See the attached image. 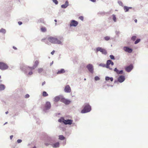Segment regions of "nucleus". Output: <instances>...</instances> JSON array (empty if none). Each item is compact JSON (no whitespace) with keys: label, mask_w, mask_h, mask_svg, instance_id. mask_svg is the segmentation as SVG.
Masks as SVG:
<instances>
[{"label":"nucleus","mask_w":148,"mask_h":148,"mask_svg":"<svg viewBox=\"0 0 148 148\" xmlns=\"http://www.w3.org/2000/svg\"><path fill=\"white\" fill-rule=\"evenodd\" d=\"M58 121L60 123L63 122L65 125H71L72 123L73 122V121L71 120L68 119L65 120L62 117L59 119Z\"/></svg>","instance_id":"obj_1"},{"label":"nucleus","mask_w":148,"mask_h":148,"mask_svg":"<svg viewBox=\"0 0 148 148\" xmlns=\"http://www.w3.org/2000/svg\"><path fill=\"white\" fill-rule=\"evenodd\" d=\"M48 40L52 43L60 44L61 42L57 38H55L50 37L48 38Z\"/></svg>","instance_id":"obj_2"},{"label":"nucleus","mask_w":148,"mask_h":148,"mask_svg":"<svg viewBox=\"0 0 148 148\" xmlns=\"http://www.w3.org/2000/svg\"><path fill=\"white\" fill-rule=\"evenodd\" d=\"M91 110V106L88 104H86L84 109L82 110L81 113H84L90 112Z\"/></svg>","instance_id":"obj_3"},{"label":"nucleus","mask_w":148,"mask_h":148,"mask_svg":"<svg viewBox=\"0 0 148 148\" xmlns=\"http://www.w3.org/2000/svg\"><path fill=\"white\" fill-rule=\"evenodd\" d=\"M8 68L7 64L3 62H0V69L2 70H6Z\"/></svg>","instance_id":"obj_4"},{"label":"nucleus","mask_w":148,"mask_h":148,"mask_svg":"<svg viewBox=\"0 0 148 148\" xmlns=\"http://www.w3.org/2000/svg\"><path fill=\"white\" fill-rule=\"evenodd\" d=\"M61 102L64 103L66 105H68L70 103L71 101L62 97L61 99Z\"/></svg>","instance_id":"obj_5"},{"label":"nucleus","mask_w":148,"mask_h":148,"mask_svg":"<svg viewBox=\"0 0 148 148\" xmlns=\"http://www.w3.org/2000/svg\"><path fill=\"white\" fill-rule=\"evenodd\" d=\"M96 50L97 51H100L104 54H106L107 53V52L106 50L101 47H97L96 49Z\"/></svg>","instance_id":"obj_6"},{"label":"nucleus","mask_w":148,"mask_h":148,"mask_svg":"<svg viewBox=\"0 0 148 148\" xmlns=\"http://www.w3.org/2000/svg\"><path fill=\"white\" fill-rule=\"evenodd\" d=\"M111 64V66H113L114 65V63L111 60H108L107 62L106 67L108 68H109L110 70H112V68L110 67V65Z\"/></svg>","instance_id":"obj_7"},{"label":"nucleus","mask_w":148,"mask_h":148,"mask_svg":"<svg viewBox=\"0 0 148 148\" xmlns=\"http://www.w3.org/2000/svg\"><path fill=\"white\" fill-rule=\"evenodd\" d=\"M86 67L90 72L92 73H93V67L92 65L90 64H89Z\"/></svg>","instance_id":"obj_8"},{"label":"nucleus","mask_w":148,"mask_h":148,"mask_svg":"<svg viewBox=\"0 0 148 148\" xmlns=\"http://www.w3.org/2000/svg\"><path fill=\"white\" fill-rule=\"evenodd\" d=\"M78 23V22L77 21L74 20H73L71 21L70 24V27H76Z\"/></svg>","instance_id":"obj_9"},{"label":"nucleus","mask_w":148,"mask_h":148,"mask_svg":"<svg viewBox=\"0 0 148 148\" xmlns=\"http://www.w3.org/2000/svg\"><path fill=\"white\" fill-rule=\"evenodd\" d=\"M64 90L65 92H70L71 91V89L69 86V85L66 86L65 87Z\"/></svg>","instance_id":"obj_10"},{"label":"nucleus","mask_w":148,"mask_h":148,"mask_svg":"<svg viewBox=\"0 0 148 148\" xmlns=\"http://www.w3.org/2000/svg\"><path fill=\"white\" fill-rule=\"evenodd\" d=\"M133 68V66L130 65L128 66H127L125 68V69L127 72H130L132 69Z\"/></svg>","instance_id":"obj_11"},{"label":"nucleus","mask_w":148,"mask_h":148,"mask_svg":"<svg viewBox=\"0 0 148 148\" xmlns=\"http://www.w3.org/2000/svg\"><path fill=\"white\" fill-rule=\"evenodd\" d=\"M125 80V77L124 76L121 75L120 76L118 79V81L121 83L123 82Z\"/></svg>","instance_id":"obj_12"},{"label":"nucleus","mask_w":148,"mask_h":148,"mask_svg":"<svg viewBox=\"0 0 148 148\" xmlns=\"http://www.w3.org/2000/svg\"><path fill=\"white\" fill-rule=\"evenodd\" d=\"M62 97V96H56L54 98V101L55 102H57L60 100V101H61Z\"/></svg>","instance_id":"obj_13"},{"label":"nucleus","mask_w":148,"mask_h":148,"mask_svg":"<svg viewBox=\"0 0 148 148\" xmlns=\"http://www.w3.org/2000/svg\"><path fill=\"white\" fill-rule=\"evenodd\" d=\"M124 49L125 51L129 53H131L132 52V50L127 47H125L124 48Z\"/></svg>","instance_id":"obj_14"},{"label":"nucleus","mask_w":148,"mask_h":148,"mask_svg":"<svg viewBox=\"0 0 148 148\" xmlns=\"http://www.w3.org/2000/svg\"><path fill=\"white\" fill-rule=\"evenodd\" d=\"M51 106V104L50 102H47L45 105V107L46 109H49Z\"/></svg>","instance_id":"obj_15"},{"label":"nucleus","mask_w":148,"mask_h":148,"mask_svg":"<svg viewBox=\"0 0 148 148\" xmlns=\"http://www.w3.org/2000/svg\"><path fill=\"white\" fill-rule=\"evenodd\" d=\"M114 71L116 72L117 74H122L123 72V71L121 70L119 71L116 68H115L114 69Z\"/></svg>","instance_id":"obj_16"},{"label":"nucleus","mask_w":148,"mask_h":148,"mask_svg":"<svg viewBox=\"0 0 148 148\" xmlns=\"http://www.w3.org/2000/svg\"><path fill=\"white\" fill-rule=\"evenodd\" d=\"M69 5V2L68 1H66L65 4L61 5V7L62 8H65L67 7Z\"/></svg>","instance_id":"obj_17"},{"label":"nucleus","mask_w":148,"mask_h":148,"mask_svg":"<svg viewBox=\"0 0 148 148\" xmlns=\"http://www.w3.org/2000/svg\"><path fill=\"white\" fill-rule=\"evenodd\" d=\"M132 8L131 7H128L126 6H124V9L125 12L128 11L129 9H131Z\"/></svg>","instance_id":"obj_18"},{"label":"nucleus","mask_w":148,"mask_h":148,"mask_svg":"<svg viewBox=\"0 0 148 148\" xmlns=\"http://www.w3.org/2000/svg\"><path fill=\"white\" fill-rule=\"evenodd\" d=\"M105 79L106 81L110 80L111 82H112L113 80V78L112 77H109L107 76L105 77Z\"/></svg>","instance_id":"obj_19"},{"label":"nucleus","mask_w":148,"mask_h":148,"mask_svg":"<svg viewBox=\"0 0 148 148\" xmlns=\"http://www.w3.org/2000/svg\"><path fill=\"white\" fill-rule=\"evenodd\" d=\"M52 146L53 147H57L59 146V142L56 143L55 144H53Z\"/></svg>","instance_id":"obj_20"},{"label":"nucleus","mask_w":148,"mask_h":148,"mask_svg":"<svg viewBox=\"0 0 148 148\" xmlns=\"http://www.w3.org/2000/svg\"><path fill=\"white\" fill-rule=\"evenodd\" d=\"M65 72V71L63 69H61L60 70L58 71L57 72V74H59L64 73Z\"/></svg>","instance_id":"obj_21"},{"label":"nucleus","mask_w":148,"mask_h":148,"mask_svg":"<svg viewBox=\"0 0 148 148\" xmlns=\"http://www.w3.org/2000/svg\"><path fill=\"white\" fill-rule=\"evenodd\" d=\"M5 88V85L3 84H0V90H3Z\"/></svg>","instance_id":"obj_22"},{"label":"nucleus","mask_w":148,"mask_h":148,"mask_svg":"<svg viewBox=\"0 0 148 148\" xmlns=\"http://www.w3.org/2000/svg\"><path fill=\"white\" fill-rule=\"evenodd\" d=\"M38 64H39V62H38V61L36 60L35 62V63H34V65L33 67V69H34V68H36V67H37V66L38 65Z\"/></svg>","instance_id":"obj_23"},{"label":"nucleus","mask_w":148,"mask_h":148,"mask_svg":"<svg viewBox=\"0 0 148 148\" xmlns=\"http://www.w3.org/2000/svg\"><path fill=\"white\" fill-rule=\"evenodd\" d=\"M65 137L62 135H59V139L61 140H63L65 139Z\"/></svg>","instance_id":"obj_24"},{"label":"nucleus","mask_w":148,"mask_h":148,"mask_svg":"<svg viewBox=\"0 0 148 148\" xmlns=\"http://www.w3.org/2000/svg\"><path fill=\"white\" fill-rule=\"evenodd\" d=\"M41 30L42 32H45L46 31L47 29L45 27H42L41 28Z\"/></svg>","instance_id":"obj_25"},{"label":"nucleus","mask_w":148,"mask_h":148,"mask_svg":"<svg viewBox=\"0 0 148 148\" xmlns=\"http://www.w3.org/2000/svg\"><path fill=\"white\" fill-rule=\"evenodd\" d=\"M48 95V94L45 91H43L42 93V96L43 97H46Z\"/></svg>","instance_id":"obj_26"},{"label":"nucleus","mask_w":148,"mask_h":148,"mask_svg":"<svg viewBox=\"0 0 148 148\" xmlns=\"http://www.w3.org/2000/svg\"><path fill=\"white\" fill-rule=\"evenodd\" d=\"M43 71V69L41 68H40L38 69V73H40L42 72Z\"/></svg>","instance_id":"obj_27"},{"label":"nucleus","mask_w":148,"mask_h":148,"mask_svg":"<svg viewBox=\"0 0 148 148\" xmlns=\"http://www.w3.org/2000/svg\"><path fill=\"white\" fill-rule=\"evenodd\" d=\"M113 19L114 22H116V18L115 15L113 14L112 15Z\"/></svg>","instance_id":"obj_28"},{"label":"nucleus","mask_w":148,"mask_h":148,"mask_svg":"<svg viewBox=\"0 0 148 148\" xmlns=\"http://www.w3.org/2000/svg\"><path fill=\"white\" fill-rule=\"evenodd\" d=\"M0 32L5 33V30L3 29H2L0 30Z\"/></svg>","instance_id":"obj_29"},{"label":"nucleus","mask_w":148,"mask_h":148,"mask_svg":"<svg viewBox=\"0 0 148 148\" xmlns=\"http://www.w3.org/2000/svg\"><path fill=\"white\" fill-rule=\"evenodd\" d=\"M140 41V39H138L136 40L135 41L134 43L135 44H137Z\"/></svg>","instance_id":"obj_30"},{"label":"nucleus","mask_w":148,"mask_h":148,"mask_svg":"<svg viewBox=\"0 0 148 148\" xmlns=\"http://www.w3.org/2000/svg\"><path fill=\"white\" fill-rule=\"evenodd\" d=\"M136 36H134L132 37L131 39L132 40L134 41L136 40Z\"/></svg>","instance_id":"obj_31"},{"label":"nucleus","mask_w":148,"mask_h":148,"mask_svg":"<svg viewBox=\"0 0 148 148\" xmlns=\"http://www.w3.org/2000/svg\"><path fill=\"white\" fill-rule=\"evenodd\" d=\"M95 80L97 81L99 80L100 79V78L96 76L95 77Z\"/></svg>","instance_id":"obj_32"},{"label":"nucleus","mask_w":148,"mask_h":148,"mask_svg":"<svg viewBox=\"0 0 148 148\" xmlns=\"http://www.w3.org/2000/svg\"><path fill=\"white\" fill-rule=\"evenodd\" d=\"M53 1L56 5L58 3V2L57 0H53Z\"/></svg>","instance_id":"obj_33"},{"label":"nucleus","mask_w":148,"mask_h":148,"mask_svg":"<svg viewBox=\"0 0 148 148\" xmlns=\"http://www.w3.org/2000/svg\"><path fill=\"white\" fill-rule=\"evenodd\" d=\"M105 40H109L110 37L108 36H106L104 38Z\"/></svg>","instance_id":"obj_34"},{"label":"nucleus","mask_w":148,"mask_h":148,"mask_svg":"<svg viewBox=\"0 0 148 148\" xmlns=\"http://www.w3.org/2000/svg\"><path fill=\"white\" fill-rule=\"evenodd\" d=\"M110 57L111 59H112V60L114 59V56L113 55H111L110 56Z\"/></svg>","instance_id":"obj_35"},{"label":"nucleus","mask_w":148,"mask_h":148,"mask_svg":"<svg viewBox=\"0 0 148 148\" xmlns=\"http://www.w3.org/2000/svg\"><path fill=\"white\" fill-rule=\"evenodd\" d=\"M79 18L82 21H83L84 20V17L82 16H81L79 17Z\"/></svg>","instance_id":"obj_36"},{"label":"nucleus","mask_w":148,"mask_h":148,"mask_svg":"<svg viewBox=\"0 0 148 148\" xmlns=\"http://www.w3.org/2000/svg\"><path fill=\"white\" fill-rule=\"evenodd\" d=\"M22 142V140L21 139H18L17 140V142L18 143H20Z\"/></svg>","instance_id":"obj_37"},{"label":"nucleus","mask_w":148,"mask_h":148,"mask_svg":"<svg viewBox=\"0 0 148 148\" xmlns=\"http://www.w3.org/2000/svg\"><path fill=\"white\" fill-rule=\"evenodd\" d=\"M118 3L121 5H122L123 4L122 2L121 1H119Z\"/></svg>","instance_id":"obj_38"},{"label":"nucleus","mask_w":148,"mask_h":148,"mask_svg":"<svg viewBox=\"0 0 148 148\" xmlns=\"http://www.w3.org/2000/svg\"><path fill=\"white\" fill-rule=\"evenodd\" d=\"M29 97V95L27 94L25 95V98H28V97Z\"/></svg>","instance_id":"obj_39"},{"label":"nucleus","mask_w":148,"mask_h":148,"mask_svg":"<svg viewBox=\"0 0 148 148\" xmlns=\"http://www.w3.org/2000/svg\"><path fill=\"white\" fill-rule=\"evenodd\" d=\"M18 23L19 25H21L22 24V23L21 21H19L18 22Z\"/></svg>","instance_id":"obj_40"},{"label":"nucleus","mask_w":148,"mask_h":148,"mask_svg":"<svg viewBox=\"0 0 148 148\" xmlns=\"http://www.w3.org/2000/svg\"><path fill=\"white\" fill-rule=\"evenodd\" d=\"M55 51L54 50H53L52 52L51 53V54L53 55L54 53H55Z\"/></svg>","instance_id":"obj_41"},{"label":"nucleus","mask_w":148,"mask_h":148,"mask_svg":"<svg viewBox=\"0 0 148 148\" xmlns=\"http://www.w3.org/2000/svg\"><path fill=\"white\" fill-rule=\"evenodd\" d=\"M99 65L101 66H103V67H105V66H106L105 64H100Z\"/></svg>","instance_id":"obj_42"},{"label":"nucleus","mask_w":148,"mask_h":148,"mask_svg":"<svg viewBox=\"0 0 148 148\" xmlns=\"http://www.w3.org/2000/svg\"><path fill=\"white\" fill-rule=\"evenodd\" d=\"M13 135H11L10 136V139H12V138L13 137Z\"/></svg>","instance_id":"obj_43"},{"label":"nucleus","mask_w":148,"mask_h":148,"mask_svg":"<svg viewBox=\"0 0 148 148\" xmlns=\"http://www.w3.org/2000/svg\"><path fill=\"white\" fill-rule=\"evenodd\" d=\"M33 73L32 72H30L29 73V74L30 75H31Z\"/></svg>","instance_id":"obj_44"},{"label":"nucleus","mask_w":148,"mask_h":148,"mask_svg":"<svg viewBox=\"0 0 148 148\" xmlns=\"http://www.w3.org/2000/svg\"><path fill=\"white\" fill-rule=\"evenodd\" d=\"M45 83V82H43L42 83V86H43V85H44Z\"/></svg>","instance_id":"obj_45"},{"label":"nucleus","mask_w":148,"mask_h":148,"mask_svg":"<svg viewBox=\"0 0 148 148\" xmlns=\"http://www.w3.org/2000/svg\"><path fill=\"white\" fill-rule=\"evenodd\" d=\"M13 48L15 50L17 49L14 46L13 47Z\"/></svg>","instance_id":"obj_46"},{"label":"nucleus","mask_w":148,"mask_h":148,"mask_svg":"<svg viewBox=\"0 0 148 148\" xmlns=\"http://www.w3.org/2000/svg\"><path fill=\"white\" fill-rule=\"evenodd\" d=\"M45 145L47 146H48L49 145V144H48V143H45Z\"/></svg>","instance_id":"obj_47"},{"label":"nucleus","mask_w":148,"mask_h":148,"mask_svg":"<svg viewBox=\"0 0 148 148\" xmlns=\"http://www.w3.org/2000/svg\"><path fill=\"white\" fill-rule=\"evenodd\" d=\"M134 21L135 23H136L137 22V20L136 19L134 20Z\"/></svg>","instance_id":"obj_48"},{"label":"nucleus","mask_w":148,"mask_h":148,"mask_svg":"<svg viewBox=\"0 0 148 148\" xmlns=\"http://www.w3.org/2000/svg\"><path fill=\"white\" fill-rule=\"evenodd\" d=\"M8 111H7L6 112H5V113L7 114H8Z\"/></svg>","instance_id":"obj_49"},{"label":"nucleus","mask_w":148,"mask_h":148,"mask_svg":"<svg viewBox=\"0 0 148 148\" xmlns=\"http://www.w3.org/2000/svg\"><path fill=\"white\" fill-rule=\"evenodd\" d=\"M54 21H55L56 22H57V20H56H56H54Z\"/></svg>","instance_id":"obj_50"},{"label":"nucleus","mask_w":148,"mask_h":148,"mask_svg":"<svg viewBox=\"0 0 148 148\" xmlns=\"http://www.w3.org/2000/svg\"><path fill=\"white\" fill-rule=\"evenodd\" d=\"M33 148H36L35 146H34Z\"/></svg>","instance_id":"obj_51"},{"label":"nucleus","mask_w":148,"mask_h":148,"mask_svg":"<svg viewBox=\"0 0 148 148\" xmlns=\"http://www.w3.org/2000/svg\"><path fill=\"white\" fill-rule=\"evenodd\" d=\"M2 81L1 80H0V82H2Z\"/></svg>","instance_id":"obj_52"},{"label":"nucleus","mask_w":148,"mask_h":148,"mask_svg":"<svg viewBox=\"0 0 148 148\" xmlns=\"http://www.w3.org/2000/svg\"><path fill=\"white\" fill-rule=\"evenodd\" d=\"M1 78V76H0V79Z\"/></svg>","instance_id":"obj_53"},{"label":"nucleus","mask_w":148,"mask_h":148,"mask_svg":"<svg viewBox=\"0 0 148 148\" xmlns=\"http://www.w3.org/2000/svg\"><path fill=\"white\" fill-rule=\"evenodd\" d=\"M84 80H86V79H84Z\"/></svg>","instance_id":"obj_54"}]
</instances>
